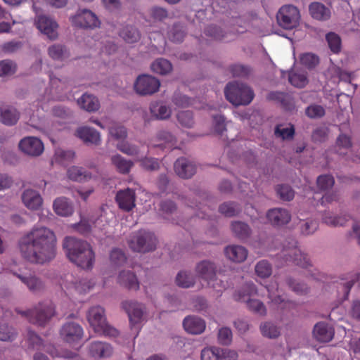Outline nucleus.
<instances>
[{
    "mask_svg": "<svg viewBox=\"0 0 360 360\" xmlns=\"http://www.w3.org/2000/svg\"><path fill=\"white\" fill-rule=\"evenodd\" d=\"M226 257L232 262L240 263L244 262L248 255V250L241 245H229L224 250Z\"/></svg>",
    "mask_w": 360,
    "mask_h": 360,
    "instance_id": "2f4dec72",
    "label": "nucleus"
},
{
    "mask_svg": "<svg viewBox=\"0 0 360 360\" xmlns=\"http://www.w3.org/2000/svg\"><path fill=\"white\" fill-rule=\"evenodd\" d=\"M50 84L51 88L56 94L60 93L67 88L68 79L65 78L60 79L53 74L49 75Z\"/></svg>",
    "mask_w": 360,
    "mask_h": 360,
    "instance_id": "680f3d73",
    "label": "nucleus"
},
{
    "mask_svg": "<svg viewBox=\"0 0 360 360\" xmlns=\"http://www.w3.org/2000/svg\"><path fill=\"white\" fill-rule=\"evenodd\" d=\"M17 333L15 330L8 324L0 323V340L13 341L15 339Z\"/></svg>",
    "mask_w": 360,
    "mask_h": 360,
    "instance_id": "864d4df0",
    "label": "nucleus"
},
{
    "mask_svg": "<svg viewBox=\"0 0 360 360\" xmlns=\"http://www.w3.org/2000/svg\"><path fill=\"white\" fill-rule=\"evenodd\" d=\"M276 18L281 27L286 30H292L300 23V11L293 5H284L279 9Z\"/></svg>",
    "mask_w": 360,
    "mask_h": 360,
    "instance_id": "1a4fd4ad",
    "label": "nucleus"
},
{
    "mask_svg": "<svg viewBox=\"0 0 360 360\" xmlns=\"http://www.w3.org/2000/svg\"><path fill=\"white\" fill-rule=\"evenodd\" d=\"M78 105L83 110L93 112L100 108V102L96 96L93 94L85 93L77 99Z\"/></svg>",
    "mask_w": 360,
    "mask_h": 360,
    "instance_id": "7c9ffc66",
    "label": "nucleus"
},
{
    "mask_svg": "<svg viewBox=\"0 0 360 360\" xmlns=\"http://www.w3.org/2000/svg\"><path fill=\"white\" fill-rule=\"evenodd\" d=\"M288 80L292 86L297 88H303L308 83L307 74L304 71H292L289 74Z\"/></svg>",
    "mask_w": 360,
    "mask_h": 360,
    "instance_id": "c03bdc74",
    "label": "nucleus"
},
{
    "mask_svg": "<svg viewBox=\"0 0 360 360\" xmlns=\"http://www.w3.org/2000/svg\"><path fill=\"white\" fill-rule=\"evenodd\" d=\"M257 295L256 285L253 283H246L233 295L234 300L243 302L247 308L252 312L262 316L266 314V308L264 303L257 299L252 298Z\"/></svg>",
    "mask_w": 360,
    "mask_h": 360,
    "instance_id": "7ed1b4c3",
    "label": "nucleus"
},
{
    "mask_svg": "<svg viewBox=\"0 0 360 360\" xmlns=\"http://www.w3.org/2000/svg\"><path fill=\"white\" fill-rule=\"evenodd\" d=\"M24 206L31 211H37L43 205L44 200L39 191L32 188H25L21 194Z\"/></svg>",
    "mask_w": 360,
    "mask_h": 360,
    "instance_id": "f3484780",
    "label": "nucleus"
},
{
    "mask_svg": "<svg viewBox=\"0 0 360 360\" xmlns=\"http://www.w3.org/2000/svg\"><path fill=\"white\" fill-rule=\"evenodd\" d=\"M238 353L230 349L208 347L201 351V360H237Z\"/></svg>",
    "mask_w": 360,
    "mask_h": 360,
    "instance_id": "ddd939ff",
    "label": "nucleus"
},
{
    "mask_svg": "<svg viewBox=\"0 0 360 360\" xmlns=\"http://www.w3.org/2000/svg\"><path fill=\"white\" fill-rule=\"evenodd\" d=\"M295 130L292 126L278 125L275 129V135L282 139L292 138Z\"/></svg>",
    "mask_w": 360,
    "mask_h": 360,
    "instance_id": "774afa93",
    "label": "nucleus"
},
{
    "mask_svg": "<svg viewBox=\"0 0 360 360\" xmlns=\"http://www.w3.org/2000/svg\"><path fill=\"white\" fill-rule=\"evenodd\" d=\"M157 243L155 236L146 230L133 233L128 240L129 246L133 251L143 253L155 250Z\"/></svg>",
    "mask_w": 360,
    "mask_h": 360,
    "instance_id": "423d86ee",
    "label": "nucleus"
},
{
    "mask_svg": "<svg viewBox=\"0 0 360 360\" xmlns=\"http://www.w3.org/2000/svg\"><path fill=\"white\" fill-rule=\"evenodd\" d=\"M231 230L233 233L240 238H246L250 234L249 226L241 221H234L231 224Z\"/></svg>",
    "mask_w": 360,
    "mask_h": 360,
    "instance_id": "de8ad7c7",
    "label": "nucleus"
},
{
    "mask_svg": "<svg viewBox=\"0 0 360 360\" xmlns=\"http://www.w3.org/2000/svg\"><path fill=\"white\" fill-rule=\"evenodd\" d=\"M75 154L72 150H64L62 149H58L55 152L54 159L56 162L65 165L71 161L75 158Z\"/></svg>",
    "mask_w": 360,
    "mask_h": 360,
    "instance_id": "6e6d98bb",
    "label": "nucleus"
},
{
    "mask_svg": "<svg viewBox=\"0 0 360 360\" xmlns=\"http://www.w3.org/2000/svg\"><path fill=\"white\" fill-rule=\"evenodd\" d=\"M196 275L207 281L209 286L221 292L226 286L223 281L217 278V266L209 260H203L195 266Z\"/></svg>",
    "mask_w": 360,
    "mask_h": 360,
    "instance_id": "6e6552de",
    "label": "nucleus"
},
{
    "mask_svg": "<svg viewBox=\"0 0 360 360\" xmlns=\"http://www.w3.org/2000/svg\"><path fill=\"white\" fill-rule=\"evenodd\" d=\"M116 201L120 208L125 211H130L135 206V193L130 188H127L117 192Z\"/></svg>",
    "mask_w": 360,
    "mask_h": 360,
    "instance_id": "a878e982",
    "label": "nucleus"
},
{
    "mask_svg": "<svg viewBox=\"0 0 360 360\" xmlns=\"http://www.w3.org/2000/svg\"><path fill=\"white\" fill-rule=\"evenodd\" d=\"M89 354L94 358L107 359L113 354L112 346L104 342H93L89 346Z\"/></svg>",
    "mask_w": 360,
    "mask_h": 360,
    "instance_id": "4be33fe9",
    "label": "nucleus"
},
{
    "mask_svg": "<svg viewBox=\"0 0 360 360\" xmlns=\"http://www.w3.org/2000/svg\"><path fill=\"white\" fill-rule=\"evenodd\" d=\"M160 86V82L156 77L149 75L139 76L134 83L136 92L141 96L152 95L156 93Z\"/></svg>",
    "mask_w": 360,
    "mask_h": 360,
    "instance_id": "9b49d317",
    "label": "nucleus"
},
{
    "mask_svg": "<svg viewBox=\"0 0 360 360\" xmlns=\"http://www.w3.org/2000/svg\"><path fill=\"white\" fill-rule=\"evenodd\" d=\"M176 283L179 287L188 288L194 285L195 278L191 273L182 271L177 274Z\"/></svg>",
    "mask_w": 360,
    "mask_h": 360,
    "instance_id": "a18cd8bd",
    "label": "nucleus"
},
{
    "mask_svg": "<svg viewBox=\"0 0 360 360\" xmlns=\"http://www.w3.org/2000/svg\"><path fill=\"white\" fill-rule=\"evenodd\" d=\"M184 329L189 333L198 335L202 333L206 327L205 322L201 318L188 316L184 319Z\"/></svg>",
    "mask_w": 360,
    "mask_h": 360,
    "instance_id": "bb28decb",
    "label": "nucleus"
},
{
    "mask_svg": "<svg viewBox=\"0 0 360 360\" xmlns=\"http://www.w3.org/2000/svg\"><path fill=\"white\" fill-rule=\"evenodd\" d=\"M281 257L285 262H293L295 265L302 268H307L309 265V261L306 255L302 254L297 248L293 246L289 248H285L282 250Z\"/></svg>",
    "mask_w": 360,
    "mask_h": 360,
    "instance_id": "aec40b11",
    "label": "nucleus"
},
{
    "mask_svg": "<svg viewBox=\"0 0 360 360\" xmlns=\"http://www.w3.org/2000/svg\"><path fill=\"white\" fill-rule=\"evenodd\" d=\"M67 176L69 179L77 182L86 181L92 178L91 173L78 166L70 167L67 170Z\"/></svg>",
    "mask_w": 360,
    "mask_h": 360,
    "instance_id": "72a5a7b5",
    "label": "nucleus"
},
{
    "mask_svg": "<svg viewBox=\"0 0 360 360\" xmlns=\"http://www.w3.org/2000/svg\"><path fill=\"white\" fill-rule=\"evenodd\" d=\"M49 56L54 60H64L69 58L70 53L63 44H54L48 48Z\"/></svg>",
    "mask_w": 360,
    "mask_h": 360,
    "instance_id": "ea45409f",
    "label": "nucleus"
},
{
    "mask_svg": "<svg viewBox=\"0 0 360 360\" xmlns=\"http://www.w3.org/2000/svg\"><path fill=\"white\" fill-rule=\"evenodd\" d=\"M174 167L176 174L182 179L191 178L196 172L195 165L184 158L177 159Z\"/></svg>",
    "mask_w": 360,
    "mask_h": 360,
    "instance_id": "b1692460",
    "label": "nucleus"
},
{
    "mask_svg": "<svg viewBox=\"0 0 360 360\" xmlns=\"http://www.w3.org/2000/svg\"><path fill=\"white\" fill-rule=\"evenodd\" d=\"M120 36L129 44L137 42L141 38L140 32L131 25L124 27L120 32Z\"/></svg>",
    "mask_w": 360,
    "mask_h": 360,
    "instance_id": "37998d69",
    "label": "nucleus"
},
{
    "mask_svg": "<svg viewBox=\"0 0 360 360\" xmlns=\"http://www.w3.org/2000/svg\"><path fill=\"white\" fill-rule=\"evenodd\" d=\"M176 143V137L167 130L159 131L150 143L152 147L169 149L173 148Z\"/></svg>",
    "mask_w": 360,
    "mask_h": 360,
    "instance_id": "412c9836",
    "label": "nucleus"
},
{
    "mask_svg": "<svg viewBox=\"0 0 360 360\" xmlns=\"http://www.w3.org/2000/svg\"><path fill=\"white\" fill-rule=\"evenodd\" d=\"M11 272L13 276L17 277L30 292L38 293L44 290L45 288L44 282L34 274L22 269L18 271L12 270Z\"/></svg>",
    "mask_w": 360,
    "mask_h": 360,
    "instance_id": "4468645a",
    "label": "nucleus"
},
{
    "mask_svg": "<svg viewBox=\"0 0 360 360\" xmlns=\"http://www.w3.org/2000/svg\"><path fill=\"white\" fill-rule=\"evenodd\" d=\"M151 115L157 120H166L170 117L171 108L162 102H154L150 105Z\"/></svg>",
    "mask_w": 360,
    "mask_h": 360,
    "instance_id": "c9c22d12",
    "label": "nucleus"
},
{
    "mask_svg": "<svg viewBox=\"0 0 360 360\" xmlns=\"http://www.w3.org/2000/svg\"><path fill=\"white\" fill-rule=\"evenodd\" d=\"M300 59L301 63L308 69L314 68L319 62L318 56L310 53L302 54Z\"/></svg>",
    "mask_w": 360,
    "mask_h": 360,
    "instance_id": "0e129e2a",
    "label": "nucleus"
},
{
    "mask_svg": "<svg viewBox=\"0 0 360 360\" xmlns=\"http://www.w3.org/2000/svg\"><path fill=\"white\" fill-rule=\"evenodd\" d=\"M224 92L226 99L234 105H248L254 98L253 91L243 83H229Z\"/></svg>",
    "mask_w": 360,
    "mask_h": 360,
    "instance_id": "39448f33",
    "label": "nucleus"
},
{
    "mask_svg": "<svg viewBox=\"0 0 360 360\" xmlns=\"http://www.w3.org/2000/svg\"><path fill=\"white\" fill-rule=\"evenodd\" d=\"M276 193L282 200L290 201L293 199L295 192L288 185H279L276 187Z\"/></svg>",
    "mask_w": 360,
    "mask_h": 360,
    "instance_id": "e2e57ef3",
    "label": "nucleus"
},
{
    "mask_svg": "<svg viewBox=\"0 0 360 360\" xmlns=\"http://www.w3.org/2000/svg\"><path fill=\"white\" fill-rule=\"evenodd\" d=\"M111 162L116 168L117 171L123 174H128L134 166V162L132 161L127 160L119 154H116L111 157Z\"/></svg>",
    "mask_w": 360,
    "mask_h": 360,
    "instance_id": "4c0bfd02",
    "label": "nucleus"
},
{
    "mask_svg": "<svg viewBox=\"0 0 360 360\" xmlns=\"http://www.w3.org/2000/svg\"><path fill=\"white\" fill-rule=\"evenodd\" d=\"M255 271L259 277L264 278L271 275L272 267L266 260H261L255 265Z\"/></svg>",
    "mask_w": 360,
    "mask_h": 360,
    "instance_id": "603ef678",
    "label": "nucleus"
},
{
    "mask_svg": "<svg viewBox=\"0 0 360 360\" xmlns=\"http://www.w3.org/2000/svg\"><path fill=\"white\" fill-rule=\"evenodd\" d=\"M309 12L313 18L319 20H326L330 17V10L319 2H314L310 4Z\"/></svg>",
    "mask_w": 360,
    "mask_h": 360,
    "instance_id": "e433bc0d",
    "label": "nucleus"
},
{
    "mask_svg": "<svg viewBox=\"0 0 360 360\" xmlns=\"http://www.w3.org/2000/svg\"><path fill=\"white\" fill-rule=\"evenodd\" d=\"M17 70L16 63L8 59L0 61V77H9L13 75Z\"/></svg>",
    "mask_w": 360,
    "mask_h": 360,
    "instance_id": "09e8293b",
    "label": "nucleus"
},
{
    "mask_svg": "<svg viewBox=\"0 0 360 360\" xmlns=\"http://www.w3.org/2000/svg\"><path fill=\"white\" fill-rule=\"evenodd\" d=\"M220 213L226 217H233L241 212V207L235 202H224L219 207Z\"/></svg>",
    "mask_w": 360,
    "mask_h": 360,
    "instance_id": "3c124183",
    "label": "nucleus"
},
{
    "mask_svg": "<svg viewBox=\"0 0 360 360\" xmlns=\"http://www.w3.org/2000/svg\"><path fill=\"white\" fill-rule=\"evenodd\" d=\"M53 209L57 215L69 217L74 212L71 202L65 197H58L53 200Z\"/></svg>",
    "mask_w": 360,
    "mask_h": 360,
    "instance_id": "c85d7f7f",
    "label": "nucleus"
},
{
    "mask_svg": "<svg viewBox=\"0 0 360 360\" xmlns=\"http://www.w3.org/2000/svg\"><path fill=\"white\" fill-rule=\"evenodd\" d=\"M150 68L154 73L165 75L171 72L172 65L168 60L160 58L151 63Z\"/></svg>",
    "mask_w": 360,
    "mask_h": 360,
    "instance_id": "79ce46f5",
    "label": "nucleus"
},
{
    "mask_svg": "<svg viewBox=\"0 0 360 360\" xmlns=\"http://www.w3.org/2000/svg\"><path fill=\"white\" fill-rule=\"evenodd\" d=\"M326 41L332 52L338 53L341 51V39L335 33L330 32L326 34Z\"/></svg>",
    "mask_w": 360,
    "mask_h": 360,
    "instance_id": "bf43d9fd",
    "label": "nucleus"
},
{
    "mask_svg": "<svg viewBox=\"0 0 360 360\" xmlns=\"http://www.w3.org/2000/svg\"><path fill=\"white\" fill-rule=\"evenodd\" d=\"M352 146L351 136L348 134L341 133L337 137L334 146V151L340 155H345Z\"/></svg>",
    "mask_w": 360,
    "mask_h": 360,
    "instance_id": "f704fd0d",
    "label": "nucleus"
},
{
    "mask_svg": "<svg viewBox=\"0 0 360 360\" xmlns=\"http://www.w3.org/2000/svg\"><path fill=\"white\" fill-rule=\"evenodd\" d=\"M144 154L142 153L139 158L136 160L137 162H140L141 166L148 171H155L160 167V164L158 159L153 158H143Z\"/></svg>",
    "mask_w": 360,
    "mask_h": 360,
    "instance_id": "5fc2aeb1",
    "label": "nucleus"
},
{
    "mask_svg": "<svg viewBox=\"0 0 360 360\" xmlns=\"http://www.w3.org/2000/svg\"><path fill=\"white\" fill-rule=\"evenodd\" d=\"M84 336L82 326L75 321H66L60 329V337L65 342L74 344L79 342Z\"/></svg>",
    "mask_w": 360,
    "mask_h": 360,
    "instance_id": "9d476101",
    "label": "nucleus"
},
{
    "mask_svg": "<svg viewBox=\"0 0 360 360\" xmlns=\"http://www.w3.org/2000/svg\"><path fill=\"white\" fill-rule=\"evenodd\" d=\"M259 330L262 335L269 339H276L281 335L280 328L273 322L264 321L261 323Z\"/></svg>",
    "mask_w": 360,
    "mask_h": 360,
    "instance_id": "a19ab883",
    "label": "nucleus"
},
{
    "mask_svg": "<svg viewBox=\"0 0 360 360\" xmlns=\"http://www.w3.org/2000/svg\"><path fill=\"white\" fill-rule=\"evenodd\" d=\"M286 283L292 289V290H293L297 294L304 295L308 293L309 291L308 286L305 283L297 281L292 278H288Z\"/></svg>",
    "mask_w": 360,
    "mask_h": 360,
    "instance_id": "13d9d810",
    "label": "nucleus"
},
{
    "mask_svg": "<svg viewBox=\"0 0 360 360\" xmlns=\"http://www.w3.org/2000/svg\"><path fill=\"white\" fill-rule=\"evenodd\" d=\"M75 134L85 143H89L97 146L101 142L100 133L95 129L89 127H81L77 128Z\"/></svg>",
    "mask_w": 360,
    "mask_h": 360,
    "instance_id": "393cba45",
    "label": "nucleus"
},
{
    "mask_svg": "<svg viewBox=\"0 0 360 360\" xmlns=\"http://www.w3.org/2000/svg\"><path fill=\"white\" fill-rule=\"evenodd\" d=\"M116 148L125 155L135 157L136 160L143 153L139 146L129 143L126 140L117 142Z\"/></svg>",
    "mask_w": 360,
    "mask_h": 360,
    "instance_id": "58836bf2",
    "label": "nucleus"
},
{
    "mask_svg": "<svg viewBox=\"0 0 360 360\" xmlns=\"http://www.w3.org/2000/svg\"><path fill=\"white\" fill-rule=\"evenodd\" d=\"M87 320L94 330L100 335L116 337L119 334L116 328L108 323L105 310L100 306H94L89 309Z\"/></svg>",
    "mask_w": 360,
    "mask_h": 360,
    "instance_id": "20e7f679",
    "label": "nucleus"
},
{
    "mask_svg": "<svg viewBox=\"0 0 360 360\" xmlns=\"http://www.w3.org/2000/svg\"><path fill=\"white\" fill-rule=\"evenodd\" d=\"M63 248L69 260L82 269H91L94 262V252L86 241L72 236L63 239Z\"/></svg>",
    "mask_w": 360,
    "mask_h": 360,
    "instance_id": "f03ea898",
    "label": "nucleus"
},
{
    "mask_svg": "<svg viewBox=\"0 0 360 360\" xmlns=\"http://www.w3.org/2000/svg\"><path fill=\"white\" fill-rule=\"evenodd\" d=\"M325 108L318 104H311L305 109V115L310 119H319L325 115Z\"/></svg>",
    "mask_w": 360,
    "mask_h": 360,
    "instance_id": "4d7b16f0",
    "label": "nucleus"
},
{
    "mask_svg": "<svg viewBox=\"0 0 360 360\" xmlns=\"http://www.w3.org/2000/svg\"><path fill=\"white\" fill-rule=\"evenodd\" d=\"M121 306L127 314L131 324L139 323L144 319L146 307L143 304L134 300H125Z\"/></svg>",
    "mask_w": 360,
    "mask_h": 360,
    "instance_id": "2eb2a0df",
    "label": "nucleus"
},
{
    "mask_svg": "<svg viewBox=\"0 0 360 360\" xmlns=\"http://www.w3.org/2000/svg\"><path fill=\"white\" fill-rule=\"evenodd\" d=\"M37 29L50 40H56L58 37V25L56 20L46 15H39L35 19Z\"/></svg>",
    "mask_w": 360,
    "mask_h": 360,
    "instance_id": "dca6fc26",
    "label": "nucleus"
},
{
    "mask_svg": "<svg viewBox=\"0 0 360 360\" xmlns=\"http://www.w3.org/2000/svg\"><path fill=\"white\" fill-rule=\"evenodd\" d=\"M20 118V112L13 106L0 108V122L6 126L15 125Z\"/></svg>",
    "mask_w": 360,
    "mask_h": 360,
    "instance_id": "cd10ccee",
    "label": "nucleus"
},
{
    "mask_svg": "<svg viewBox=\"0 0 360 360\" xmlns=\"http://www.w3.org/2000/svg\"><path fill=\"white\" fill-rule=\"evenodd\" d=\"M297 227L302 235L309 236L315 233L318 229V221L311 217H307L302 212H300L297 216Z\"/></svg>",
    "mask_w": 360,
    "mask_h": 360,
    "instance_id": "5701e85b",
    "label": "nucleus"
},
{
    "mask_svg": "<svg viewBox=\"0 0 360 360\" xmlns=\"http://www.w3.org/2000/svg\"><path fill=\"white\" fill-rule=\"evenodd\" d=\"M269 101H274L280 103L283 107L289 108L291 105V97L283 92L271 91L266 96Z\"/></svg>",
    "mask_w": 360,
    "mask_h": 360,
    "instance_id": "49530a36",
    "label": "nucleus"
},
{
    "mask_svg": "<svg viewBox=\"0 0 360 360\" xmlns=\"http://www.w3.org/2000/svg\"><path fill=\"white\" fill-rule=\"evenodd\" d=\"M177 120L181 126L187 128H191L194 124L193 114L188 110L179 112L177 114Z\"/></svg>",
    "mask_w": 360,
    "mask_h": 360,
    "instance_id": "338daca9",
    "label": "nucleus"
},
{
    "mask_svg": "<svg viewBox=\"0 0 360 360\" xmlns=\"http://www.w3.org/2000/svg\"><path fill=\"white\" fill-rule=\"evenodd\" d=\"M29 321L38 326H45L55 315V307L50 302H40L32 309L22 312Z\"/></svg>",
    "mask_w": 360,
    "mask_h": 360,
    "instance_id": "0eeeda50",
    "label": "nucleus"
},
{
    "mask_svg": "<svg viewBox=\"0 0 360 360\" xmlns=\"http://www.w3.org/2000/svg\"><path fill=\"white\" fill-rule=\"evenodd\" d=\"M18 146L21 151L30 156H39L44 151L43 143L39 139L34 136L22 139Z\"/></svg>",
    "mask_w": 360,
    "mask_h": 360,
    "instance_id": "a211bd4d",
    "label": "nucleus"
},
{
    "mask_svg": "<svg viewBox=\"0 0 360 360\" xmlns=\"http://www.w3.org/2000/svg\"><path fill=\"white\" fill-rule=\"evenodd\" d=\"M71 22L74 26L86 29H95L101 25L96 15L88 9L79 10L76 15L71 18Z\"/></svg>",
    "mask_w": 360,
    "mask_h": 360,
    "instance_id": "f8f14e48",
    "label": "nucleus"
},
{
    "mask_svg": "<svg viewBox=\"0 0 360 360\" xmlns=\"http://www.w3.org/2000/svg\"><path fill=\"white\" fill-rule=\"evenodd\" d=\"M233 339L231 330L228 327H222L219 329L217 340L218 342L222 345H229Z\"/></svg>",
    "mask_w": 360,
    "mask_h": 360,
    "instance_id": "052dcab7",
    "label": "nucleus"
},
{
    "mask_svg": "<svg viewBox=\"0 0 360 360\" xmlns=\"http://www.w3.org/2000/svg\"><path fill=\"white\" fill-rule=\"evenodd\" d=\"M56 236L50 229L34 227L20 238L18 249L25 260L43 264L56 257Z\"/></svg>",
    "mask_w": 360,
    "mask_h": 360,
    "instance_id": "f257e3e1",
    "label": "nucleus"
},
{
    "mask_svg": "<svg viewBox=\"0 0 360 360\" xmlns=\"http://www.w3.org/2000/svg\"><path fill=\"white\" fill-rule=\"evenodd\" d=\"M322 221L324 224L330 226H342L345 223V219L333 215L329 212H325L322 216Z\"/></svg>",
    "mask_w": 360,
    "mask_h": 360,
    "instance_id": "69168bd1",
    "label": "nucleus"
},
{
    "mask_svg": "<svg viewBox=\"0 0 360 360\" xmlns=\"http://www.w3.org/2000/svg\"><path fill=\"white\" fill-rule=\"evenodd\" d=\"M119 283L129 290L136 291L140 285L136 276L131 271H122L118 276Z\"/></svg>",
    "mask_w": 360,
    "mask_h": 360,
    "instance_id": "473e14b6",
    "label": "nucleus"
},
{
    "mask_svg": "<svg viewBox=\"0 0 360 360\" xmlns=\"http://www.w3.org/2000/svg\"><path fill=\"white\" fill-rule=\"evenodd\" d=\"M268 221L274 226H282L288 224L291 220V214L285 208L275 207L266 212Z\"/></svg>",
    "mask_w": 360,
    "mask_h": 360,
    "instance_id": "6ab92c4d",
    "label": "nucleus"
},
{
    "mask_svg": "<svg viewBox=\"0 0 360 360\" xmlns=\"http://www.w3.org/2000/svg\"><path fill=\"white\" fill-rule=\"evenodd\" d=\"M110 136L118 142L124 141L127 137L126 128L119 124H114L108 129Z\"/></svg>",
    "mask_w": 360,
    "mask_h": 360,
    "instance_id": "8fccbe9b",
    "label": "nucleus"
},
{
    "mask_svg": "<svg viewBox=\"0 0 360 360\" xmlns=\"http://www.w3.org/2000/svg\"><path fill=\"white\" fill-rule=\"evenodd\" d=\"M313 335L318 341L327 342L332 340L334 330L328 324L319 322L314 326Z\"/></svg>",
    "mask_w": 360,
    "mask_h": 360,
    "instance_id": "c756f323",
    "label": "nucleus"
}]
</instances>
